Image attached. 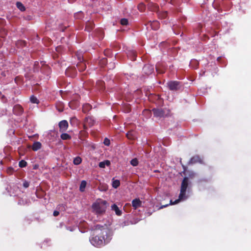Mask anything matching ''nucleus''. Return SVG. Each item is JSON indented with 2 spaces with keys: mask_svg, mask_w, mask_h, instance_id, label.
Masks as SVG:
<instances>
[{
  "mask_svg": "<svg viewBox=\"0 0 251 251\" xmlns=\"http://www.w3.org/2000/svg\"><path fill=\"white\" fill-rule=\"evenodd\" d=\"M108 232L109 231L106 228L103 230V233L107 235L105 240L103 238H101L99 232H97L98 235H93L90 238V243L94 246L98 248H100L107 245L110 242V235Z\"/></svg>",
  "mask_w": 251,
  "mask_h": 251,
  "instance_id": "1",
  "label": "nucleus"
},
{
  "mask_svg": "<svg viewBox=\"0 0 251 251\" xmlns=\"http://www.w3.org/2000/svg\"><path fill=\"white\" fill-rule=\"evenodd\" d=\"M189 183L190 182L189 178L187 177H184L181 182L178 199L174 201H173L172 200H171L170 204H176L180 201L186 200L188 198V196L186 195V190L187 189H189Z\"/></svg>",
  "mask_w": 251,
  "mask_h": 251,
  "instance_id": "2",
  "label": "nucleus"
},
{
  "mask_svg": "<svg viewBox=\"0 0 251 251\" xmlns=\"http://www.w3.org/2000/svg\"><path fill=\"white\" fill-rule=\"evenodd\" d=\"M107 206L106 201L100 199L92 204V208L97 214L102 215L105 212Z\"/></svg>",
  "mask_w": 251,
  "mask_h": 251,
  "instance_id": "3",
  "label": "nucleus"
},
{
  "mask_svg": "<svg viewBox=\"0 0 251 251\" xmlns=\"http://www.w3.org/2000/svg\"><path fill=\"white\" fill-rule=\"evenodd\" d=\"M107 229L109 231V234L110 235V242L112 239V236L113 235V233L112 231L106 225L104 224L103 225H101L100 224H97L94 225L92 227V230L96 232H99L101 238H103L104 240L105 239V237H106L107 235L105 233H103V230L104 229Z\"/></svg>",
  "mask_w": 251,
  "mask_h": 251,
  "instance_id": "4",
  "label": "nucleus"
},
{
  "mask_svg": "<svg viewBox=\"0 0 251 251\" xmlns=\"http://www.w3.org/2000/svg\"><path fill=\"white\" fill-rule=\"evenodd\" d=\"M152 112L154 117L159 118H165L170 116V110L167 108H153Z\"/></svg>",
  "mask_w": 251,
  "mask_h": 251,
  "instance_id": "5",
  "label": "nucleus"
},
{
  "mask_svg": "<svg viewBox=\"0 0 251 251\" xmlns=\"http://www.w3.org/2000/svg\"><path fill=\"white\" fill-rule=\"evenodd\" d=\"M167 84L171 91H177L182 87L181 82L177 81H170L167 82Z\"/></svg>",
  "mask_w": 251,
  "mask_h": 251,
  "instance_id": "6",
  "label": "nucleus"
},
{
  "mask_svg": "<svg viewBox=\"0 0 251 251\" xmlns=\"http://www.w3.org/2000/svg\"><path fill=\"white\" fill-rule=\"evenodd\" d=\"M95 120L93 117L88 116L85 118L84 120V124L83 125L84 129H87L88 127H91L94 126L95 124Z\"/></svg>",
  "mask_w": 251,
  "mask_h": 251,
  "instance_id": "7",
  "label": "nucleus"
},
{
  "mask_svg": "<svg viewBox=\"0 0 251 251\" xmlns=\"http://www.w3.org/2000/svg\"><path fill=\"white\" fill-rule=\"evenodd\" d=\"M58 126L60 132H63L67 130L68 128L69 125L67 121L62 120L59 123Z\"/></svg>",
  "mask_w": 251,
  "mask_h": 251,
  "instance_id": "8",
  "label": "nucleus"
},
{
  "mask_svg": "<svg viewBox=\"0 0 251 251\" xmlns=\"http://www.w3.org/2000/svg\"><path fill=\"white\" fill-rule=\"evenodd\" d=\"M65 73L68 76L74 77L76 75L77 72L75 67H69L66 70Z\"/></svg>",
  "mask_w": 251,
  "mask_h": 251,
  "instance_id": "9",
  "label": "nucleus"
},
{
  "mask_svg": "<svg viewBox=\"0 0 251 251\" xmlns=\"http://www.w3.org/2000/svg\"><path fill=\"white\" fill-rule=\"evenodd\" d=\"M13 111L14 114L19 116L23 114L24 109L21 105L16 104L14 106Z\"/></svg>",
  "mask_w": 251,
  "mask_h": 251,
  "instance_id": "10",
  "label": "nucleus"
},
{
  "mask_svg": "<svg viewBox=\"0 0 251 251\" xmlns=\"http://www.w3.org/2000/svg\"><path fill=\"white\" fill-rule=\"evenodd\" d=\"M202 159L198 155H196L192 157L189 161V164H195L197 163H202Z\"/></svg>",
  "mask_w": 251,
  "mask_h": 251,
  "instance_id": "11",
  "label": "nucleus"
},
{
  "mask_svg": "<svg viewBox=\"0 0 251 251\" xmlns=\"http://www.w3.org/2000/svg\"><path fill=\"white\" fill-rule=\"evenodd\" d=\"M143 71L147 75L151 74L153 72V67L149 65H146L143 68Z\"/></svg>",
  "mask_w": 251,
  "mask_h": 251,
  "instance_id": "12",
  "label": "nucleus"
},
{
  "mask_svg": "<svg viewBox=\"0 0 251 251\" xmlns=\"http://www.w3.org/2000/svg\"><path fill=\"white\" fill-rule=\"evenodd\" d=\"M141 205L142 201L138 198L135 199L132 201V206L134 209H136L138 207H141Z\"/></svg>",
  "mask_w": 251,
  "mask_h": 251,
  "instance_id": "13",
  "label": "nucleus"
},
{
  "mask_svg": "<svg viewBox=\"0 0 251 251\" xmlns=\"http://www.w3.org/2000/svg\"><path fill=\"white\" fill-rule=\"evenodd\" d=\"M95 27V25L93 21H88L86 23L85 30L88 32L91 31Z\"/></svg>",
  "mask_w": 251,
  "mask_h": 251,
  "instance_id": "14",
  "label": "nucleus"
},
{
  "mask_svg": "<svg viewBox=\"0 0 251 251\" xmlns=\"http://www.w3.org/2000/svg\"><path fill=\"white\" fill-rule=\"evenodd\" d=\"M148 25H150L151 28L154 30H157L160 27V24L157 21H150Z\"/></svg>",
  "mask_w": 251,
  "mask_h": 251,
  "instance_id": "15",
  "label": "nucleus"
},
{
  "mask_svg": "<svg viewBox=\"0 0 251 251\" xmlns=\"http://www.w3.org/2000/svg\"><path fill=\"white\" fill-rule=\"evenodd\" d=\"M127 56L131 60L134 61L136 58V52L134 50H129L127 53Z\"/></svg>",
  "mask_w": 251,
  "mask_h": 251,
  "instance_id": "16",
  "label": "nucleus"
},
{
  "mask_svg": "<svg viewBox=\"0 0 251 251\" xmlns=\"http://www.w3.org/2000/svg\"><path fill=\"white\" fill-rule=\"evenodd\" d=\"M111 210L114 211L115 214L117 216H121L122 214V211L121 210L118 206L116 204H113L111 205Z\"/></svg>",
  "mask_w": 251,
  "mask_h": 251,
  "instance_id": "17",
  "label": "nucleus"
},
{
  "mask_svg": "<svg viewBox=\"0 0 251 251\" xmlns=\"http://www.w3.org/2000/svg\"><path fill=\"white\" fill-rule=\"evenodd\" d=\"M76 67L79 72H82L84 71L86 68V65L85 62H78Z\"/></svg>",
  "mask_w": 251,
  "mask_h": 251,
  "instance_id": "18",
  "label": "nucleus"
},
{
  "mask_svg": "<svg viewBox=\"0 0 251 251\" xmlns=\"http://www.w3.org/2000/svg\"><path fill=\"white\" fill-rule=\"evenodd\" d=\"M126 136L129 140H134L135 139V132L134 131H128Z\"/></svg>",
  "mask_w": 251,
  "mask_h": 251,
  "instance_id": "19",
  "label": "nucleus"
},
{
  "mask_svg": "<svg viewBox=\"0 0 251 251\" xmlns=\"http://www.w3.org/2000/svg\"><path fill=\"white\" fill-rule=\"evenodd\" d=\"M92 109V106L89 103H86L82 106V111L84 113L88 112Z\"/></svg>",
  "mask_w": 251,
  "mask_h": 251,
  "instance_id": "20",
  "label": "nucleus"
},
{
  "mask_svg": "<svg viewBox=\"0 0 251 251\" xmlns=\"http://www.w3.org/2000/svg\"><path fill=\"white\" fill-rule=\"evenodd\" d=\"M41 142H34L32 145V149L34 151H37L41 148Z\"/></svg>",
  "mask_w": 251,
  "mask_h": 251,
  "instance_id": "21",
  "label": "nucleus"
},
{
  "mask_svg": "<svg viewBox=\"0 0 251 251\" xmlns=\"http://www.w3.org/2000/svg\"><path fill=\"white\" fill-rule=\"evenodd\" d=\"M60 138L63 140H69L71 139V136L67 133H62L60 135Z\"/></svg>",
  "mask_w": 251,
  "mask_h": 251,
  "instance_id": "22",
  "label": "nucleus"
},
{
  "mask_svg": "<svg viewBox=\"0 0 251 251\" xmlns=\"http://www.w3.org/2000/svg\"><path fill=\"white\" fill-rule=\"evenodd\" d=\"M87 135L88 133L87 132L85 131H81L79 133V138L81 141H83Z\"/></svg>",
  "mask_w": 251,
  "mask_h": 251,
  "instance_id": "23",
  "label": "nucleus"
},
{
  "mask_svg": "<svg viewBox=\"0 0 251 251\" xmlns=\"http://www.w3.org/2000/svg\"><path fill=\"white\" fill-rule=\"evenodd\" d=\"M199 64V63L198 62L197 60H192L190 63V65L191 67H192L195 69H196L198 68Z\"/></svg>",
  "mask_w": 251,
  "mask_h": 251,
  "instance_id": "24",
  "label": "nucleus"
},
{
  "mask_svg": "<svg viewBox=\"0 0 251 251\" xmlns=\"http://www.w3.org/2000/svg\"><path fill=\"white\" fill-rule=\"evenodd\" d=\"M110 164V162L109 160H105L104 161L100 162L99 166L101 168H104L106 165L109 166Z\"/></svg>",
  "mask_w": 251,
  "mask_h": 251,
  "instance_id": "25",
  "label": "nucleus"
},
{
  "mask_svg": "<svg viewBox=\"0 0 251 251\" xmlns=\"http://www.w3.org/2000/svg\"><path fill=\"white\" fill-rule=\"evenodd\" d=\"M16 6H17V8L21 11H24L25 10V6L21 2H19V1L17 2Z\"/></svg>",
  "mask_w": 251,
  "mask_h": 251,
  "instance_id": "26",
  "label": "nucleus"
},
{
  "mask_svg": "<svg viewBox=\"0 0 251 251\" xmlns=\"http://www.w3.org/2000/svg\"><path fill=\"white\" fill-rule=\"evenodd\" d=\"M86 184H87V182H86V181L85 180H82L81 182V183H80V187H79V190H80V191H81V192L84 191V190H85V188L86 187Z\"/></svg>",
  "mask_w": 251,
  "mask_h": 251,
  "instance_id": "27",
  "label": "nucleus"
},
{
  "mask_svg": "<svg viewBox=\"0 0 251 251\" xmlns=\"http://www.w3.org/2000/svg\"><path fill=\"white\" fill-rule=\"evenodd\" d=\"M25 45H26V42L25 41L20 40V41H18L16 43V46H17L18 48H21V47L22 48L23 47L25 46Z\"/></svg>",
  "mask_w": 251,
  "mask_h": 251,
  "instance_id": "28",
  "label": "nucleus"
},
{
  "mask_svg": "<svg viewBox=\"0 0 251 251\" xmlns=\"http://www.w3.org/2000/svg\"><path fill=\"white\" fill-rule=\"evenodd\" d=\"M81 161H82L81 158L80 157L77 156L74 158L73 162H74V164L77 165L80 164L81 163Z\"/></svg>",
  "mask_w": 251,
  "mask_h": 251,
  "instance_id": "29",
  "label": "nucleus"
},
{
  "mask_svg": "<svg viewBox=\"0 0 251 251\" xmlns=\"http://www.w3.org/2000/svg\"><path fill=\"white\" fill-rule=\"evenodd\" d=\"M120 182L119 180H114L112 182V186L114 188H117L120 186Z\"/></svg>",
  "mask_w": 251,
  "mask_h": 251,
  "instance_id": "30",
  "label": "nucleus"
},
{
  "mask_svg": "<svg viewBox=\"0 0 251 251\" xmlns=\"http://www.w3.org/2000/svg\"><path fill=\"white\" fill-rule=\"evenodd\" d=\"M139 162L136 158L132 159L130 161V164L134 167L137 166L138 165Z\"/></svg>",
  "mask_w": 251,
  "mask_h": 251,
  "instance_id": "31",
  "label": "nucleus"
},
{
  "mask_svg": "<svg viewBox=\"0 0 251 251\" xmlns=\"http://www.w3.org/2000/svg\"><path fill=\"white\" fill-rule=\"evenodd\" d=\"M30 101L33 103H38L39 100L34 96H31L30 98Z\"/></svg>",
  "mask_w": 251,
  "mask_h": 251,
  "instance_id": "32",
  "label": "nucleus"
},
{
  "mask_svg": "<svg viewBox=\"0 0 251 251\" xmlns=\"http://www.w3.org/2000/svg\"><path fill=\"white\" fill-rule=\"evenodd\" d=\"M104 82L101 80L97 82L96 85L98 86L100 89H102L104 86Z\"/></svg>",
  "mask_w": 251,
  "mask_h": 251,
  "instance_id": "33",
  "label": "nucleus"
},
{
  "mask_svg": "<svg viewBox=\"0 0 251 251\" xmlns=\"http://www.w3.org/2000/svg\"><path fill=\"white\" fill-rule=\"evenodd\" d=\"M26 165L27 162L24 160H21L19 163V166L21 168L25 167L26 166Z\"/></svg>",
  "mask_w": 251,
  "mask_h": 251,
  "instance_id": "34",
  "label": "nucleus"
},
{
  "mask_svg": "<svg viewBox=\"0 0 251 251\" xmlns=\"http://www.w3.org/2000/svg\"><path fill=\"white\" fill-rule=\"evenodd\" d=\"M120 24L123 25H126L128 24V21L127 19L123 18L120 20Z\"/></svg>",
  "mask_w": 251,
  "mask_h": 251,
  "instance_id": "35",
  "label": "nucleus"
},
{
  "mask_svg": "<svg viewBox=\"0 0 251 251\" xmlns=\"http://www.w3.org/2000/svg\"><path fill=\"white\" fill-rule=\"evenodd\" d=\"M138 8L139 11L143 12L145 9V6L143 3H140L138 6Z\"/></svg>",
  "mask_w": 251,
  "mask_h": 251,
  "instance_id": "36",
  "label": "nucleus"
},
{
  "mask_svg": "<svg viewBox=\"0 0 251 251\" xmlns=\"http://www.w3.org/2000/svg\"><path fill=\"white\" fill-rule=\"evenodd\" d=\"M6 172L8 175H11L14 172V170L12 167H9L7 169Z\"/></svg>",
  "mask_w": 251,
  "mask_h": 251,
  "instance_id": "37",
  "label": "nucleus"
},
{
  "mask_svg": "<svg viewBox=\"0 0 251 251\" xmlns=\"http://www.w3.org/2000/svg\"><path fill=\"white\" fill-rule=\"evenodd\" d=\"M76 55L77 56V59L79 61V62H82L83 58V56L81 55V54L80 53L77 52Z\"/></svg>",
  "mask_w": 251,
  "mask_h": 251,
  "instance_id": "38",
  "label": "nucleus"
},
{
  "mask_svg": "<svg viewBox=\"0 0 251 251\" xmlns=\"http://www.w3.org/2000/svg\"><path fill=\"white\" fill-rule=\"evenodd\" d=\"M28 138L29 140H36L38 139V135H37V134H34L33 135V136H28Z\"/></svg>",
  "mask_w": 251,
  "mask_h": 251,
  "instance_id": "39",
  "label": "nucleus"
},
{
  "mask_svg": "<svg viewBox=\"0 0 251 251\" xmlns=\"http://www.w3.org/2000/svg\"><path fill=\"white\" fill-rule=\"evenodd\" d=\"M22 81V78L20 76H18L15 77V82L17 84H19Z\"/></svg>",
  "mask_w": 251,
  "mask_h": 251,
  "instance_id": "40",
  "label": "nucleus"
},
{
  "mask_svg": "<svg viewBox=\"0 0 251 251\" xmlns=\"http://www.w3.org/2000/svg\"><path fill=\"white\" fill-rule=\"evenodd\" d=\"M29 186V183L28 181H26V180H24V182H23V186L26 188H28Z\"/></svg>",
  "mask_w": 251,
  "mask_h": 251,
  "instance_id": "41",
  "label": "nucleus"
},
{
  "mask_svg": "<svg viewBox=\"0 0 251 251\" xmlns=\"http://www.w3.org/2000/svg\"><path fill=\"white\" fill-rule=\"evenodd\" d=\"M50 134L51 136H54L57 135V132L55 130L50 131Z\"/></svg>",
  "mask_w": 251,
  "mask_h": 251,
  "instance_id": "42",
  "label": "nucleus"
},
{
  "mask_svg": "<svg viewBox=\"0 0 251 251\" xmlns=\"http://www.w3.org/2000/svg\"><path fill=\"white\" fill-rule=\"evenodd\" d=\"M25 77L27 79H28V80L30 79V78H31V75L30 74H25Z\"/></svg>",
  "mask_w": 251,
  "mask_h": 251,
  "instance_id": "43",
  "label": "nucleus"
},
{
  "mask_svg": "<svg viewBox=\"0 0 251 251\" xmlns=\"http://www.w3.org/2000/svg\"><path fill=\"white\" fill-rule=\"evenodd\" d=\"M59 214V212L58 211L55 210L53 213L54 216L56 217Z\"/></svg>",
  "mask_w": 251,
  "mask_h": 251,
  "instance_id": "44",
  "label": "nucleus"
},
{
  "mask_svg": "<svg viewBox=\"0 0 251 251\" xmlns=\"http://www.w3.org/2000/svg\"><path fill=\"white\" fill-rule=\"evenodd\" d=\"M32 17L31 16H27L26 17H25V19L28 21H30L32 20Z\"/></svg>",
  "mask_w": 251,
  "mask_h": 251,
  "instance_id": "45",
  "label": "nucleus"
},
{
  "mask_svg": "<svg viewBox=\"0 0 251 251\" xmlns=\"http://www.w3.org/2000/svg\"><path fill=\"white\" fill-rule=\"evenodd\" d=\"M8 133H9V134H11V133L14 134V131L13 129H11L8 131Z\"/></svg>",
  "mask_w": 251,
  "mask_h": 251,
  "instance_id": "46",
  "label": "nucleus"
},
{
  "mask_svg": "<svg viewBox=\"0 0 251 251\" xmlns=\"http://www.w3.org/2000/svg\"><path fill=\"white\" fill-rule=\"evenodd\" d=\"M105 146H109L110 145V142H103Z\"/></svg>",
  "mask_w": 251,
  "mask_h": 251,
  "instance_id": "47",
  "label": "nucleus"
},
{
  "mask_svg": "<svg viewBox=\"0 0 251 251\" xmlns=\"http://www.w3.org/2000/svg\"><path fill=\"white\" fill-rule=\"evenodd\" d=\"M99 189L100 191H106L107 190V188L104 187V188H103V189H100V188H99Z\"/></svg>",
  "mask_w": 251,
  "mask_h": 251,
  "instance_id": "48",
  "label": "nucleus"
},
{
  "mask_svg": "<svg viewBox=\"0 0 251 251\" xmlns=\"http://www.w3.org/2000/svg\"><path fill=\"white\" fill-rule=\"evenodd\" d=\"M102 61L103 62L104 64L107 63V59H103L102 60Z\"/></svg>",
  "mask_w": 251,
  "mask_h": 251,
  "instance_id": "49",
  "label": "nucleus"
},
{
  "mask_svg": "<svg viewBox=\"0 0 251 251\" xmlns=\"http://www.w3.org/2000/svg\"><path fill=\"white\" fill-rule=\"evenodd\" d=\"M222 59V57L220 56L217 58V61L220 62L221 60Z\"/></svg>",
  "mask_w": 251,
  "mask_h": 251,
  "instance_id": "50",
  "label": "nucleus"
},
{
  "mask_svg": "<svg viewBox=\"0 0 251 251\" xmlns=\"http://www.w3.org/2000/svg\"><path fill=\"white\" fill-rule=\"evenodd\" d=\"M109 65H110V67H112V68H114L115 67V64H111H111H109Z\"/></svg>",
  "mask_w": 251,
  "mask_h": 251,
  "instance_id": "51",
  "label": "nucleus"
},
{
  "mask_svg": "<svg viewBox=\"0 0 251 251\" xmlns=\"http://www.w3.org/2000/svg\"><path fill=\"white\" fill-rule=\"evenodd\" d=\"M103 141H110V140L108 139L107 138L105 137Z\"/></svg>",
  "mask_w": 251,
  "mask_h": 251,
  "instance_id": "52",
  "label": "nucleus"
},
{
  "mask_svg": "<svg viewBox=\"0 0 251 251\" xmlns=\"http://www.w3.org/2000/svg\"><path fill=\"white\" fill-rule=\"evenodd\" d=\"M91 148L92 150H95V145H92L91 146Z\"/></svg>",
  "mask_w": 251,
  "mask_h": 251,
  "instance_id": "53",
  "label": "nucleus"
},
{
  "mask_svg": "<svg viewBox=\"0 0 251 251\" xmlns=\"http://www.w3.org/2000/svg\"><path fill=\"white\" fill-rule=\"evenodd\" d=\"M168 206V204H166L165 205H163L160 207V208H163V207H165Z\"/></svg>",
  "mask_w": 251,
  "mask_h": 251,
  "instance_id": "54",
  "label": "nucleus"
},
{
  "mask_svg": "<svg viewBox=\"0 0 251 251\" xmlns=\"http://www.w3.org/2000/svg\"><path fill=\"white\" fill-rule=\"evenodd\" d=\"M37 168H38V165H35L34 166L33 169H37Z\"/></svg>",
  "mask_w": 251,
  "mask_h": 251,
  "instance_id": "55",
  "label": "nucleus"
},
{
  "mask_svg": "<svg viewBox=\"0 0 251 251\" xmlns=\"http://www.w3.org/2000/svg\"><path fill=\"white\" fill-rule=\"evenodd\" d=\"M156 69L157 72H158V73H163V72H159V71H158V69L157 68Z\"/></svg>",
  "mask_w": 251,
  "mask_h": 251,
  "instance_id": "56",
  "label": "nucleus"
},
{
  "mask_svg": "<svg viewBox=\"0 0 251 251\" xmlns=\"http://www.w3.org/2000/svg\"><path fill=\"white\" fill-rule=\"evenodd\" d=\"M38 63L37 62H35L34 65H37V64H38Z\"/></svg>",
  "mask_w": 251,
  "mask_h": 251,
  "instance_id": "57",
  "label": "nucleus"
},
{
  "mask_svg": "<svg viewBox=\"0 0 251 251\" xmlns=\"http://www.w3.org/2000/svg\"><path fill=\"white\" fill-rule=\"evenodd\" d=\"M1 46V41H0V47Z\"/></svg>",
  "mask_w": 251,
  "mask_h": 251,
  "instance_id": "58",
  "label": "nucleus"
},
{
  "mask_svg": "<svg viewBox=\"0 0 251 251\" xmlns=\"http://www.w3.org/2000/svg\"><path fill=\"white\" fill-rule=\"evenodd\" d=\"M144 112H148V110H144Z\"/></svg>",
  "mask_w": 251,
  "mask_h": 251,
  "instance_id": "59",
  "label": "nucleus"
},
{
  "mask_svg": "<svg viewBox=\"0 0 251 251\" xmlns=\"http://www.w3.org/2000/svg\"><path fill=\"white\" fill-rule=\"evenodd\" d=\"M100 32L101 33H102V32L101 31V30H100Z\"/></svg>",
  "mask_w": 251,
  "mask_h": 251,
  "instance_id": "60",
  "label": "nucleus"
},
{
  "mask_svg": "<svg viewBox=\"0 0 251 251\" xmlns=\"http://www.w3.org/2000/svg\"><path fill=\"white\" fill-rule=\"evenodd\" d=\"M100 32L101 33H102V32L101 31V30H100Z\"/></svg>",
  "mask_w": 251,
  "mask_h": 251,
  "instance_id": "61",
  "label": "nucleus"
},
{
  "mask_svg": "<svg viewBox=\"0 0 251 251\" xmlns=\"http://www.w3.org/2000/svg\"><path fill=\"white\" fill-rule=\"evenodd\" d=\"M100 32L101 33H102V32L101 31V30H100Z\"/></svg>",
  "mask_w": 251,
  "mask_h": 251,
  "instance_id": "62",
  "label": "nucleus"
}]
</instances>
